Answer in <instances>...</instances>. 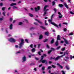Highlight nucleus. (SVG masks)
Returning a JSON list of instances; mask_svg holds the SVG:
<instances>
[{"label":"nucleus","instance_id":"nucleus-41","mask_svg":"<svg viewBox=\"0 0 74 74\" xmlns=\"http://www.w3.org/2000/svg\"><path fill=\"white\" fill-rule=\"evenodd\" d=\"M62 17H63V16L62 15H59V17L60 19L61 18H62Z\"/></svg>","mask_w":74,"mask_h":74},{"label":"nucleus","instance_id":"nucleus-35","mask_svg":"<svg viewBox=\"0 0 74 74\" xmlns=\"http://www.w3.org/2000/svg\"><path fill=\"white\" fill-rule=\"evenodd\" d=\"M12 8L13 9H15V8L18 9V8H17L15 6H13Z\"/></svg>","mask_w":74,"mask_h":74},{"label":"nucleus","instance_id":"nucleus-14","mask_svg":"<svg viewBox=\"0 0 74 74\" xmlns=\"http://www.w3.org/2000/svg\"><path fill=\"white\" fill-rule=\"evenodd\" d=\"M45 34L47 36H49V32H45Z\"/></svg>","mask_w":74,"mask_h":74},{"label":"nucleus","instance_id":"nucleus-16","mask_svg":"<svg viewBox=\"0 0 74 74\" xmlns=\"http://www.w3.org/2000/svg\"><path fill=\"white\" fill-rule=\"evenodd\" d=\"M55 45L56 46H58L59 45V41L58 40H57L55 43Z\"/></svg>","mask_w":74,"mask_h":74},{"label":"nucleus","instance_id":"nucleus-39","mask_svg":"<svg viewBox=\"0 0 74 74\" xmlns=\"http://www.w3.org/2000/svg\"><path fill=\"white\" fill-rule=\"evenodd\" d=\"M73 34H74V33L73 32H71L69 34V35H70V36H72V35H73Z\"/></svg>","mask_w":74,"mask_h":74},{"label":"nucleus","instance_id":"nucleus-42","mask_svg":"<svg viewBox=\"0 0 74 74\" xmlns=\"http://www.w3.org/2000/svg\"><path fill=\"white\" fill-rule=\"evenodd\" d=\"M70 58L71 59V60H72L73 59V56L71 55L70 56Z\"/></svg>","mask_w":74,"mask_h":74},{"label":"nucleus","instance_id":"nucleus-9","mask_svg":"<svg viewBox=\"0 0 74 74\" xmlns=\"http://www.w3.org/2000/svg\"><path fill=\"white\" fill-rule=\"evenodd\" d=\"M60 35H58L57 37V41L59 40L60 41V40H61V39H60Z\"/></svg>","mask_w":74,"mask_h":74},{"label":"nucleus","instance_id":"nucleus-23","mask_svg":"<svg viewBox=\"0 0 74 74\" xmlns=\"http://www.w3.org/2000/svg\"><path fill=\"white\" fill-rule=\"evenodd\" d=\"M12 24H11L10 26V29H12Z\"/></svg>","mask_w":74,"mask_h":74},{"label":"nucleus","instance_id":"nucleus-46","mask_svg":"<svg viewBox=\"0 0 74 74\" xmlns=\"http://www.w3.org/2000/svg\"><path fill=\"white\" fill-rule=\"evenodd\" d=\"M64 32H66V31H67V28H64Z\"/></svg>","mask_w":74,"mask_h":74},{"label":"nucleus","instance_id":"nucleus-21","mask_svg":"<svg viewBox=\"0 0 74 74\" xmlns=\"http://www.w3.org/2000/svg\"><path fill=\"white\" fill-rule=\"evenodd\" d=\"M55 40V39H53L51 40V44H53V42H54V41Z\"/></svg>","mask_w":74,"mask_h":74},{"label":"nucleus","instance_id":"nucleus-5","mask_svg":"<svg viewBox=\"0 0 74 74\" xmlns=\"http://www.w3.org/2000/svg\"><path fill=\"white\" fill-rule=\"evenodd\" d=\"M40 7L39 6H37V8L35 7L34 8V9L35 10V11L36 12H37L38 11H39L40 10Z\"/></svg>","mask_w":74,"mask_h":74},{"label":"nucleus","instance_id":"nucleus-40","mask_svg":"<svg viewBox=\"0 0 74 74\" xmlns=\"http://www.w3.org/2000/svg\"><path fill=\"white\" fill-rule=\"evenodd\" d=\"M46 47H47V48H48V49H49V48H50L49 46L48 45V44L47 45Z\"/></svg>","mask_w":74,"mask_h":74},{"label":"nucleus","instance_id":"nucleus-59","mask_svg":"<svg viewBox=\"0 0 74 74\" xmlns=\"http://www.w3.org/2000/svg\"><path fill=\"white\" fill-rule=\"evenodd\" d=\"M10 22H11L12 21V18H10Z\"/></svg>","mask_w":74,"mask_h":74},{"label":"nucleus","instance_id":"nucleus-38","mask_svg":"<svg viewBox=\"0 0 74 74\" xmlns=\"http://www.w3.org/2000/svg\"><path fill=\"white\" fill-rule=\"evenodd\" d=\"M51 68H52V67L51 66H49L48 67L47 69L48 70L49 69H51Z\"/></svg>","mask_w":74,"mask_h":74},{"label":"nucleus","instance_id":"nucleus-50","mask_svg":"<svg viewBox=\"0 0 74 74\" xmlns=\"http://www.w3.org/2000/svg\"><path fill=\"white\" fill-rule=\"evenodd\" d=\"M25 41L27 42V43H29V41H28V40L27 39H25Z\"/></svg>","mask_w":74,"mask_h":74},{"label":"nucleus","instance_id":"nucleus-24","mask_svg":"<svg viewBox=\"0 0 74 74\" xmlns=\"http://www.w3.org/2000/svg\"><path fill=\"white\" fill-rule=\"evenodd\" d=\"M34 29H35V28L34 27H31L30 28V30H34Z\"/></svg>","mask_w":74,"mask_h":74},{"label":"nucleus","instance_id":"nucleus-25","mask_svg":"<svg viewBox=\"0 0 74 74\" xmlns=\"http://www.w3.org/2000/svg\"><path fill=\"white\" fill-rule=\"evenodd\" d=\"M59 7H63V5L62 4H59L58 5Z\"/></svg>","mask_w":74,"mask_h":74},{"label":"nucleus","instance_id":"nucleus-34","mask_svg":"<svg viewBox=\"0 0 74 74\" xmlns=\"http://www.w3.org/2000/svg\"><path fill=\"white\" fill-rule=\"evenodd\" d=\"M23 24V23L22 22H19L18 23L19 25H22Z\"/></svg>","mask_w":74,"mask_h":74},{"label":"nucleus","instance_id":"nucleus-60","mask_svg":"<svg viewBox=\"0 0 74 74\" xmlns=\"http://www.w3.org/2000/svg\"><path fill=\"white\" fill-rule=\"evenodd\" d=\"M64 42L63 40H61L60 41V43H61V44H63Z\"/></svg>","mask_w":74,"mask_h":74},{"label":"nucleus","instance_id":"nucleus-56","mask_svg":"<svg viewBox=\"0 0 74 74\" xmlns=\"http://www.w3.org/2000/svg\"><path fill=\"white\" fill-rule=\"evenodd\" d=\"M65 58H66V59H67L68 60H69V59H70V58H69V57H66Z\"/></svg>","mask_w":74,"mask_h":74},{"label":"nucleus","instance_id":"nucleus-6","mask_svg":"<svg viewBox=\"0 0 74 74\" xmlns=\"http://www.w3.org/2000/svg\"><path fill=\"white\" fill-rule=\"evenodd\" d=\"M41 62H42V63H45L46 64H48V61H47V60H42L41 61Z\"/></svg>","mask_w":74,"mask_h":74},{"label":"nucleus","instance_id":"nucleus-1","mask_svg":"<svg viewBox=\"0 0 74 74\" xmlns=\"http://www.w3.org/2000/svg\"><path fill=\"white\" fill-rule=\"evenodd\" d=\"M21 42L19 44V48H21L23 45V43L24 42V40L23 39H22L21 40Z\"/></svg>","mask_w":74,"mask_h":74},{"label":"nucleus","instance_id":"nucleus-62","mask_svg":"<svg viewBox=\"0 0 74 74\" xmlns=\"http://www.w3.org/2000/svg\"><path fill=\"white\" fill-rule=\"evenodd\" d=\"M3 20V18H0V21H1Z\"/></svg>","mask_w":74,"mask_h":74},{"label":"nucleus","instance_id":"nucleus-17","mask_svg":"<svg viewBox=\"0 0 74 74\" xmlns=\"http://www.w3.org/2000/svg\"><path fill=\"white\" fill-rule=\"evenodd\" d=\"M57 65H58V66H60V67L61 69H63V66L60 65V64H59V63H57Z\"/></svg>","mask_w":74,"mask_h":74},{"label":"nucleus","instance_id":"nucleus-58","mask_svg":"<svg viewBox=\"0 0 74 74\" xmlns=\"http://www.w3.org/2000/svg\"><path fill=\"white\" fill-rule=\"evenodd\" d=\"M54 10V11L55 13H56V8H54L53 9Z\"/></svg>","mask_w":74,"mask_h":74},{"label":"nucleus","instance_id":"nucleus-61","mask_svg":"<svg viewBox=\"0 0 74 74\" xmlns=\"http://www.w3.org/2000/svg\"><path fill=\"white\" fill-rule=\"evenodd\" d=\"M38 48H39L40 47V45H41L40 44H38Z\"/></svg>","mask_w":74,"mask_h":74},{"label":"nucleus","instance_id":"nucleus-13","mask_svg":"<svg viewBox=\"0 0 74 74\" xmlns=\"http://www.w3.org/2000/svg\"><path fill=\"white\" fill-rule=\"evenodd\" d=\"M35 19V20H36V21H37V22H38V23H40L41 25H42V23L39 20H38L37 19Z\"/></svg>","mask_w":74,"mask_h":74},{"label":"nucleus","instance_id":"nucleus-3","mask_svg":"<svg viewBox=\"0 0 74 74\" xmlns=\"http://www.w3.org/2000/svg\"><path fill=\"white\" fill-rule=\"evenodd\" d=\"M62 57V56H57L56 58L55 57H54L52 58V59L55 60V61H56V60H58L59 59H60Z\"/></svg>","mask_w":74,"mask_h":74},{"label":"nucleus","instance_id":"nucleus-8","mask_svg":"<svg viewBox=\"0 0 74 74\" xmlns=\"http://www.w3.org/2000/svg\"><path fill=\"white\" fill-rule=\"evenodd\" d=\"M23 60L22 61V62H25L26 60V57L25 55H24V57L23 58Z\"/></svg>","mask_w":74,"mask_h":74},{"label":"nucleus","instance_id":"nucleus-45","mask_svg":"<svg viewBox=\"0 0 74 74\" xmlns=\"http://www.w3.org/2000/svg\"><path fill=\"white\" fill-rule=\"evenodd\" d=\"M70 14H72V15H74V13L73 12H72L70 11Z\"/></svg>","mask_w":74,"mask_h":74},{"label":"nucleus","instance_id":"nucleus-36","mask_svg":"<svg viewBox=\"0 0 74 74\" xmlns=\"http://www.w3.org/2000/svg\"><path fill=\"white\" fill-rule=\"evenodd\" d=\"M51 51H55V49H54V48H51Z\"/></svg>","mask_w":74,"mask_h":74},{"label":"nucleus","instance_id":"nucleus-27","mask_svg":"<svg viewBox=\"0 0 74 74\" xmlns=\"http://www.w3.org/2000/svg\"><path fill=\"white\" fill-rule=\"evenodd\" d=\"M48 7V5H45V7H44V10H45L46 9V8H47V7Z\"/></svg>","mask_w":74,"mask_h":74},{"label":"nucleus","instance_id":"nucleus-30","mask_svg":"<svg viewBox=\"0 0 74 74\" xmlns=\"http://www.w3.org/2000/svg\"><path fill=\"white\" fill-rule=\"evenodd\" d=\"M52 3L53 5H55V4H56V3H55V1H53L52 2Z\"/></svg>","mask_w":74,"mask_h":74},{"label":"nucleus","instance_id":"nucleus-57","mask_svg":"<svg viewBox=\"0 0 74 74\" xmlns=\"http://www.w3.org/2000/svg\"><path fill=\"white\" fill-rule=\"evenodd\" d=\"M58 26L59 27H62V24L61 23H60L59 24Z\"/></svg>","mask_w":74,"mask_h":74},{"label":"nucleus","instance_id":"nucleus-12","mask_svg":"<svg viewBox=\"0 0 74 74\" xmlns=\"http://www.w3.org/2000/svg\"><path fill=\"white\" fill-rule=\"evenodd\" d=\"M66 54V55H69V53H68V50H66V51L64 52L63 55L61 56H62H62H64V55H65Z\"/></svg>","mask_w":74,"mask_h":74},{"label":"nucleus","instance_id":"nucleus-15","mask_svg":"<svg viewBox=\"0 0 74 74\" xmlns=\"http://www.w3.org/2000/svg\"><path fill=\"white\" fill-rule=\"evenodd\" d=\"M64 5L65 6V7L66 8L68 9L69 8V7H68V5H67L66 3L64 2Z\"/></svg>","mask_w":74,"mask_h":74},{"label":"nucleus","instance_id":"nucleus-49","mask_svg":"<svg viewBox=\"0 0 74 74\" xmlns=\"http://www.w3.org/2000/svg\"><path fill=\"white\" fill-rule=\"evenodd\" d=\"M58 14L60 15H62V14H61V13H60V12H58Z\"/></svg>","mask_w":74,"mask_h":74},{"label":"nucleus","instance_id":"nucleus-51","mask_svg":"<svg viewBox=\"0 0 74 74\" xmlns=\"http://www.w3.org/2000/svg\"><path fill=\"white\" fill-rule=\"evenodd\" d=\"M61 72L62 73V74H65V72L63 71H62Z\"/></svg>","mask_w":74,"mask_h":74},{"label":"nucleus","instance_id":"nucleus-18","mask_svg":"<svg viewBox=\"0 0 74 74\" xmlns=\"http://www.w3.org/2000/svg\"><path fill=\"white\" fill-rule=\"evenodd\" d=\"M57 65H58V66H60V67L61 69H63V66L60 65V64H59V63H57Z\"/></svg>","mask_w":74,"mask_h":74},{"label":"nucleus","instance_id":"nucleus-64","mask_svg":"<svg viewBox=\"0 0 74 74\" xmlns=\"http://www.w3.org/2000/svg\"><path fill=\"white\" fill-rule=\"evenodd\" d=\"M34 71H37V69L36 68H34Z\"/></svg>","mask_w":74,"mask_h":74},{"label":"nucleus","instance_id":"nucleus-10","mask_svg":"<svg viewBox=\"0 0 74 74\" xmlns=\"http://www.w3.org/2000/svg\"><path fill=\"white\" fill-rule=\"evenodd\" d=\"M49 10V9H45L44 10V11H45L44 13V14H43V16H44L46 14H47V11H48Z\"/></svg>","mask_w":74,"mask_h":74},{"label":"nucleus","instance_id":"nucleus-7","mask_svg":"<svg viewBox=\"0 0 74 74\" xmlns=\"http://www.w3.org/2000/svg\"><path fill=\"white\" fill-rule=\"evenodd\" d=\"M62 39L64 40V41L66 44H69V41H67L66 39L64 38H62Z\"/></svg>","mask_w":74,"mask_h":74},{"label":"nucleus","instance_id":"nucleus-53","mask_svg":"<svg viewBox=\"0 0 74 74\" xmlns=\"http://www.w3.org/2000/svg\"><path fill=\"white\" fill-rule=\"evenodd\" d=\"M41 53V52L40 51H39L38 52V54H39V55H41V54L40 53Z\"/></svg>","mask_w":74,"mask_h":74},{"label":"nucleus","instance_id":"nucleus-2","mask_svg":"<svg viewBox=\"0 0 74 74\" xmlns=\"http://www.w3.org/2000/svg\"><path fill=\"white\" fill-rule=\"evenodd\" d=\"M49 22H51V24H52V25H53L55 26H56V27H58V28H59V26H58V25H56V24L55 23L52 22L51 20L49 19Z\"/></svg>","mask_w":74,"mask_h":74},{"label":"nucleus","instance_id":"nucleus-4","mask_svg":"<svg viewBox=\"0 0 74 74\" xmlns=\"http://www.w3.org/2000/svg\"><path fill=\"white\" fill-rule=\"evenodd\" d=\"M8 40L9 41H10V42H15L16 41L15 39L12 38L9 39Z\"/></svg>","mask_w":74,"mask_h":74},{"label":"nucleus","instance_id":"nucleus-19","mask_svg":"<svg viewBox=\"0 0 74 74\" xmlns=\"http://www.w3.org/2000/svg\"><path fill=\"white\" fill-rule=\"evenodd\" d=\"M16 4L15 3H12L10 5V6H14V5H16Z\"/></svg>","mask_w":74,"mask_h":74},{"label":"nucleus","instance_id":"nucleus-37","mask_svg":"<svg viewBox=\"0 0 74 74\" xmlns=\"http://www.w3.org/2000/svg\"><path fill=\"white\" fill-rule=\"evenodd\" d=\"M34 24L35 25H38V23H36V22H34Z\"/></svg>","mask_w":74,"mask_h":74},{"label":"nucleus","instance_id":"nucleus-63","mask_svg":"<svg viewBox=\"0 0 74 74\" xmlns=\"http://www.w3.org/2000/svg\"><path fill=\"white\" fill-rule=\"evenodd\" d=\"M30 47L31 48H33V45L31 44V45H30Z\"/></svg>","mask_w":74,"mask_h":74},{"label":"nucleus","instance_id":"nucleus-26","mask_svg":"<svg viewBox=\"0 0 74 74\" xmlns=\"http://www.w3.org/2000/svg\"><path fill=\"white\" fill-rule=\"evenodd\" d=\"M29 15L30 17H33V15L31 13H29Z\"/></svg>","mask_w":74,"mask_h":74},{"label":"nucleus","instance_id":"nucleus-43","mask_svg":"<svg viewBox=\"0 0 74 74\" xmlns=\"http://www.w3.org/2000/svg\"><path fill=\"white\" fill-rule=\"evenodd\" d=\"M5 7H3L2 8V11H4V10H5Z\"/></svg>","mask_w":74,"mask_h":74},{"label":"nucleus","instance_id":"nucleus-48","mask_svg":"<svg viewBox=\"0 0 74 74\" xmlns=\"http://www.w3.org/2000/svg\"><path fill=\"white\" fill-rule=\"evenodd\" d=\"M52 52V50H49L48 51V53H50Z\"/></svg>","mask_w":74,"mask_h":74},{"label":"nucleus","instance_id":"nucleus-33","mask_svg":"<svg viewBox=\"0 0 74 74\" xmlns=\"http://www.w3.org/2000/svg\"><path fill=\"white\" fill-rule=\"evenodd\" d=\"M60 47H61L60 46H59V47H57V48H56V49L57 50H59V49H60Z\"/></svg>","mask_w":74,"mask_h":74},{"label":"nucleus","instance_id":"nucleus-47","mask_svg":"<svg viewBox=\"0 0 74 74\" xmlns=\"http://www.w3.org/2000/svg\"><path fill=\"white\" fill-rule=\"evenodd\" d=\"M42 70H45V66H43L42 68Z\"/></svg>","mask_w":74,"mask_h":74},{"label":"nucleus","instance_id":"nucleus-11","mask_svg":"<svg viewBox=\"0 0 74 74\" xmlns=\"http://www.w3.org/2000/svg\"><path fill=\"white\" fill-rule=\"evenodd\" d=\"M41 58L40 60L39 61V63H41V61H42V60H43V59H44V56H41Z\"/></svg>","mask_w":74,"mask_h":74},{"label":"nucleus","instance_id":"nucleus-44","mask_svg":"<svg viewBox=\"0 0 74 74\" xmlns=\"http://www.w3.org/2000/svg\"><path fill=\"white\" fill-rule=\"evenodd\" d=\"M52 67H53V68H56V66L53 65H51Z\"/></svg>","mask_w":74,"mask_h":74},{"label":"nucleus","instance_id":"nucleus-22","mask_svg":"<svg viewBox=\"0 0 74 74\" xmlns=\"http://www.w3.org/2000/svg\"><path fill=\"white\" fill-rule=\"evenodd\" d=\"M35 51H36V49L35 48H33L32 50V52H34Z\"/></svg>","mask_w":74,"mask_h":74},{"label":"nucleus","instance_id":"nucleus-29","mask_svg":"<svg viewBox=\"0 0 74 74\" xmlns=\"http://www.w3.org/2000/svg\"><path fill=\"white\" fill-rule=\"evenodd\" d=\"M29 64L30 65V66H34V65H35V64H36L34 63H31V64Z\"/></svg>","mask_w":74,"mask_h":74},{"label":"nucleus","instance_id":"nucleus-28","mask_svg":"<svg viewBox=\"0 0 74 74\" xmlns=\"http://www.w3.org/2000/svg\"><path fill=\"white\" fill-rule=\"evenodd\" d=\"M40 27H41L42 29H44V30H45L46 28L45 27H44L43 26H40Z\"/></svg>","mask_w":74,"mask_h":74},{"label":"nucleus","instance_id":"nucleus-54","mask_svg":"<svg viewBox=\"0 0 74 74\" xmlns=\"http://www.w3.org/2000/svg\"><path fill=\"white\" fill-rule=\"evenodd\" d=\"M48 40L47 39H46L44 40L43 41L44 42H47V41H48Z\"/></svg>","mask_w":74,"mask_h":74},{"label":"nucleus","instance_id":"nucleus-55","mask_svg":"<svg viewBox=\"0 0 74 74\" xmlns=\"http://www.w3.org/2000/svg\"><path fill=\"white\" fill-rule=\"evenodd\" d=\"M53 16H54V14H53L51 16V19L53 18Z\"/></svg>","mask_w":74,"mask_h":74},{"label":"nucleus","instance_id":"nucleus-32","mask_svg":"<svg viewBox=\"0 0 74 74\" xmlns=\"http://www.w3.org/2000/svg\"><path fill=\"white\" fill-rule=\"evenodd\" d=\"M65 49H66V47H64V48H62L61 49V51H64L65 50Z\"/></svg>","mask_w":74,"mask_h":74},{"label":"nucleus","instance_id":"nucleus-52","mask_svg":"<svg viewBox=\"0 0 74 74\" xmlns=\"http://www.w3.org/2000/svg\"><path fill=\"white\" fill-rule=\"evenodd\" d=\"M3 3H0V6H3Z\"/></svg>","mask_w":74,"mask_h":74},{"label":"nucleus","instance_id":"nucleus-31","mask_svg":"<svg viewBox=\"0 0 74 74\" xmlns=\"http://www.w3.org/2000/svg\"><path fill=\"white\" fill-rule=\"evenodd\" d=\"M66 68L67 69V70H69L70 69V68H69V66L66 65Z\"/></svg>","mask_w":74,"mask_h":74},{"label":"nucleus","instance_id":"nucleus-20","mask_svg":"<svg viewBox=\"0 0 74 74\" xmlns=\"http://www.w3.org/2000/svg\"><path fill=\"white\" fill-rule=\"evenodd\" d=\"M43 38V36L41 34L39 36V39H42Z\"/></svg>","mask_w":74,"mask_h":74}]
</instances>
